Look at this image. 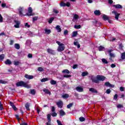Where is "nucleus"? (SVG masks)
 I'll list each match as a JSON object with an SVG mask.
<instances>
[{"mask_svg": "<svg viewBox=\"0 0 125 125\" xmlns=\"http://www.w3.org/2000/svg\"><path fill=\"white\" fill-rule=\"evenodd\" d=\"M51 116L50 115V114H48L47 115V120L48 121H51V119H50Z\"/></svg>", "mask_w": 125, "mask_h": 125, "instance_id": "nucleus-50", "label": "nucleus"}, {"mask_svg": "<svg viewBox=\"0 0 125 125\" xmlns=\"http://www.w3.org/2000/svg\"><path fill=\"white\" fill-rule=\"evenodd\" d=\"M56 29L58 33H60V32H61V28L60 27V25H57Z\"/></svg>", "mask_w": 125, "mask_h": 125, "instance_id": "nucleus-21", "label": "nucleus"}, {"mask_svg": "<svg viewBox=\"0 0 125 125\" xmlns=\"http://www.w3.org/2000/svg\"><path fill=\"white\" fill-rule=\"evenodd\" d=\"M113 6L115 7V8H123V6L120 4L114 5Z\"/></svg>", "mask_w": 125, "mask_h": 125, "instance_id": "nucleus-25", "label": "nucleus"}, {"mask_svg": "<svg viewBox=\"0 0 125 125\" xmlns=\"http://www.w3.org/2000/svg\"><path fill=\"white\" fill-rule=\"evenodd\" d=\"M121 58L123 59V60L125 59V52L121 54Z\"/></svg>", "mask_w": 125, "mask_h": 125, "instance_id": "nucleus-35", "label": "nucleus"}, {"mask_svg": "<svg viewBox=\"0 0 125 125\" xmlns=\"http://www.w3.org/2000/svg\"><path fill=\"white\" fill-rule=\"evenodd\" d=\"M88 75V72H83L82 73V77H85V76H87Z\"/></svg>", "mask_w": 125, "mask_h": 125, "instance_id": "nucleus-29", "label": "nucleus"}, {"mask_svg": "<svg viewBox=\"0 0 125 125\" xmlns=\"http://www.w3.org/2000/svg\"><path fill=\"white\" fill-rule=\"evenodd\" d=\"M110 66L111 67V68H115V67H116V65L115 64H111Z\"/></svg>", "mask_w": 125, "mask_h": 125, "instance_id": "nucleus-61", "label": "nucleus"}, {"mask_svg": "<svg viewBox=\"0 0 125 125\" xmlns=\"http://www.w3.org/2000/svg\"><path fill=\"white\" fill-rule=\"evenodd\" d=\"M44 34H45L46 35H49V34L51 33V30H50V29H47L46 28L44 29Z\"/></svg>", "mask_w": 125, "mask_h": 125, "instance_id": "nucleus-17", "label": "nucleus"}, {"mask_svg": "<svg viewBox=\"0 0 125 125\" xmlns=\"http://www.w3.org/2000/svg\"><path fill=\"white\" fill-rule=\"evenodd\" d=\"M43 91L45 93H46V94H49V95H50V94H51V93H50V91H49V90H48V89H45V88L43 89Z\"/></svg>", "mask_w": 125, "mask_h": 125, "instance_id": "nucleus-16", "label": "nucleus"}, {"mask_svg": "<svg viewBox=\"0 0 125 125\" xmlns=\"http://www.w3.org/2000/svg\"><path fill=\"white\" fill-rule=\"evenodd\" d=\"M11 61H10L9 59H7L5 62V64L6 65H11Z\"/></svg>", "mask_w": 125, "mask_h": 125, "instance_id": "nucleus-20", "label": "nucleus"}, {"mask_svg": "<svg viewBox=\"0 0 125 125\" xmlns=\"http://www.w3.org/2000/svg\"><path fill=\"white\" fill-rule=\"evenodd\" d=\"M56 104L59 108H62L63 107V102L62 101L57 102Z\"/></svg>", "mask_w": 125, "mask_h": 125, "instance_id": "nucleus-8", "label": "nucleus"}, {"mask_svg": "<svg viewBox=\"0 0 125 125\" xmlns=\"http://www.w3.org/2000/svg\"><path fill=\"white\" fill-rule=\"evenodd\" d=\"M16 86H24V87H27V88H30L31 87V85H28L27 83L23 82L20 81L16 83Z\"/></svg>", "mask_w": 125, "mask_h": 125, "instance_id": "nucleus-2", "label": "nucleus"}, {"mask_svg": "<svg viewBox=\"0 0 125 125\" xmlns=\"http://www.w3.org/2000/svg\"><path fill=\"white\" fill-rule=\"evenodd\" d=\"M15 48L16 49H20V45L18 43L15 44Z\"/></svg>", "mask_w": 125, "mask_h": 125, "instance_id": "nucleus-27", "label": "nucleus"}, {"mask_svg": "<svg viewBox=\"0 0 125 125\" xmlns=\"http://www.w3.org/2000/svg\"><path fill=\"white\" fill-rule=\"evenodd\" d=\"M74 28H75V29H81V25H75Z\"/></svg>", "mask_w": 125, "mask_h": 125, "instance_id": "nucleus-36", "label": "nucleus"}, {"mask_svg": "<svg viewBox=\"0 0 125 125\" xmlns=\"http://www.w3.org/2000/svg\"><path fill=\"white\" fill-rule=\"evenodd\" d=\"M103 18L105 21L109 20V18H108V16H106L105 15H104L103 16Z\"/></svg>", "mask_w": 125, "mask_h": 125, "instance_id": "nucleus-30", "label": "nucleus"}, {"mask_svg": "<svg viewBox=\"0 0 125 125\" xmlns=\"http://www.w3.org/2000/svg\"><path fill=\"white\" fill-rule=\"evenodd\" d=\"M50 83H51V84H56L57 82H56V81H55L54 80H51L50 81Z\"/></svg>", "mask_w": 125, "mask_h": 125, "instance_id": "nucleus-39", "label": "nucleus"}, {"mask_svg": "<svg viewBox=\"0 0 125 125\" xmlns=\"http://www.w3.org/2000/svg\"><path fill=\"white\" fill-rule=\"evenodd\" d=\"M47 52H48V53H49V54H52L53 55H54V54H55V51H54V50H52V49L50 48H48L47 49Z\"/></svg>", "mask_w": 125, "mask_h": 125, "instance_id": "nucleus-9", "label": "nucleus"}, {"mask_svg": "<svg viewBox=\"0 0 125 125\" xmlns=\"http://www.w3.org/2000/svg\"><path fill=\"white\" fill-rule=\"evenodd\" d=\"M98 49L99 51H102L105 49V48L102 46H100L98 47Z\"/></svg>", "mask_w": 125, "mask_h": 125, "instance_id": "nucleus-28", "label": "nucleus"}, {"mask_svg": "<svg viewBox=\"0 0 125 125\" xmlns=\"http://www.w3.org/2000/svg\"><path fill=\"white\" fill-rule=\"evenodd\" d=\"M114 100H117L118 99V94H115L113 97Z\"/></svg>", "mask_w": 125, "mask_h": 125, "instance_id": "nucleus-48", "label": "nucleus"}, {"mask_svg": "<svg viewBox=\"0 0 125 125\" xmlns=\"http://www.w3.org/2000/svg\"><path fill=\"white\" fill-rule=\"evenodd\" d=\"M31 94H36V91H35V90L33 89V90H31V91H30Z\"/></svg>", "mask_w": 125, "mask_h": 125, "instance_id": "nucleus-49", "label": "nucleus"}, {"mask_svg": "<svg viewBox=\"0 0 125 125\" xmlns=\"http://www.w3.org/2000/svg\"><path fill=\"white\" fill-rule=\"evenodd\" d=\"M51 120H48V122L46 123L47 125H51Z\"/></svg>", "mask_w": 125, "mask_h": 125, "instance_id": "nucleus-57", "label": "nucleus"}, {"mask_svg": "<svg viewBox=\"0 0 125 125\" xmlns=\"http://www.w3.org/2000/svg\"><path fill=\"white\" fill-rule=\"evenodd\" d=\"M62 98H64V99H66V98H69V94H64L62 95Z\"/></svg>", "mask_w": 125, "mask_h": 125, "instance_id": "nucleus-26", "label": "nucleus"}, {"mask_svg": "<svg viewBox=\"0 0 125 125\" xmlns=\"http://www.w3.org/2000/svg\"><path fill=\"white\" fill-rule=\"evenodd\" d=\"M59 113L61 116H65V115H66V113H65V111H64L63 109L60 110Z\"/></svg>", "mask_w": 125, "mask_h": 125, "instance_id": "nucleus-14", "label": "nucleus"}, {"mask_svg": "<svg viewBox=\"0 0 125 125\" xmlns=\"http://www.w3.org/2000/svg\"><path fill=\"white\" fill-rule=\"evenodd\" d=\"M108 3L112 4V3H113V0H108Z\"/></svg>", "mask_w": 125, "mask_h": 125, "instance_id": "nucleus-63", "label": "nucleus"}, {"mask_svg": "<svg viewBox=\"0 0 125 125\" xmlns=\"http://www.w3.org/2000/svg\"><path fill=\"white\" fill-rule=\"evenodd\" d=\"M53 12L54 13H56V14H57L59 13V11L58 10H57V9H53Z\"/></svg>", "mask_w": 125, "mask_h": 125, "instance_id": "nucleus-45", "label": "nucleus"}, {"mask_svg": "<svg viewBox=\"0 0 125 125\" xmlns=\"http://www.w3.org/2000/svg\"><path fill=\"white\" fill-rule=\"evenodd\" d=\"M18 10H19L20 16H21V17H22V16H26V14H23V11H24V7H20L18 9Z\"/></svg>", "mask_w": 125, "mask_h": 125, "instance_id": "nucleus-5", "label": "nucleus"}, {"mask_svg": "<svg viewBox=\"0 0 125 125\" xmlns=\"http://www.w3.org/2000/svg\"><path fill=\"white\" fill-rule=\"evenodd\" d=\"M24 78H26V79H28V80H32L34 79V76L25 74L24 76Z\"/></svg>", "mask_w": 125, "mask_h": 125, "instance_id": "nucleus-11", "label": "nucleus"}, {"mask_svg": "<svg viewBox=\"0 0 125 125\" xmlns=\"http://www.w3.org/2000/svg\"><path fill=\"white\" fill-rule=\"evenodd\" d=\"M56 43L59 45L58 48V51L59 52L63 51L64 49H65V46L64 45V44L61 43L59 41H57Z\"/></svg>", "mask_w": 125, "mask_h": 125, "instance_id": "nucleus-3", "label": "nucleus"}, {"mask_svg": "<svg viewBox=\"0 0 125 125\" xmlns=\"http://www.w3.org/2000/svg\"><path fill=\"white\" fill-rule=\"evenodd\" d=\"M53 20H54V18H50L49 21H48V23L49 24H51V23H52V21H53Z\"/></svg>", "mask_w": 125, "mask_h": 125, "instance_id": "nucleus-31", "label": "nucleus"}, {"mask_svg": "<svg viewBox=\"0 0 125 125\" xmlns=\"http://www.w3.org/2000/svg\"><path fill=\"white\" fill-rule=\"evenodd\" d=\"M4 59V55L1 54L0 55V60L3 61Z\"/></svg>", "mask_w": 125, "mask_h": 125, "instance_id": "nucleus-37", "label": "nucleus"}, {"mask_svg": "<svg viewBox=\"0 0 125 125\" xmlns=\"http://www.w3.org/2000/svg\"><path fill=\"white\" fill-rule=\"evenodd\" d=\"M52 117H56V116H57V113L54 112L52 113Z\"/></svg>", "mask_w": 125, "mask_h": 125, "instance_id": "nucleus-56", "label": "nucleus"}, {"mask_svg": "<svg viewBox=\"0 0 125 125\" xmlns=\"http://www.w3.org/2000/svg\"><path fill=\"white\" fill-rule=\"evenodd\" d=\"M20 125H28V124L25 122H22Z\"/></svg>", "mask_w": 125, "mask_h": 125, "instance_id": "nucleus-64", "label": "nucleus"}, {"mask_svg": "<svg viewBox=\"0 0 125 125\" xmlns=\"http://www.w3.org/2000/svg\"><path fill=\"white\" fill-rule=\"evenodd\" d=\"M106 93H107V94H110L111 93V90H110V89H107L106 91Z\"/></svg>", "mask_w": 125, "mask_h": 125, "instance_id": "nucleus-46", "label": "nucleus"}, {"mask_svg": "<svg viewBox=\"0 0 125 125\" xmlns=\"http://www.w3.org/2000/svg\"><path fill=\"white\" fill-rule=\"evenodd\" d=\"M47 81H48V78H43V79L41 80L42 83H43V82H47Z\"/></svg>", "mask_w": 125, "mask_h": 125, "instance_id": "nucleus-43", "label": "nucleus"}, {"mask_svg": "<svg viewBox=\"0 0 125 125\" xmlns=\"http://www.w3.org/2000/svg\"><path fill=\"white\" fill-rule=\"evenodd\" d=\"M3 107L2 106V104H1V102L0 103V110H3Z\"/></svg>", "mask_w": 125, "mask_h": 125, "instance_id": "nucleus-52", "label": "nucleus"}, {"mask_svg": "<svg viewBox=\"0 0 125 125\" xmlns=\"http://www.w3.org/2000/svg\"><path fill=\"white\" fill-rule=\"evenodd\" d=\"M27 57L28 58H33V55H32V54H28Z\"/></svg>", "mask_w": 125, "mask_h": 125, "instance_id": "nucleus-51", "label": "nucleus"}, {"mask_svg": "<svg viewBox=\"0 0 125 125\" xmlns=\"http://www.w3.org/2000/svg\"><path fill=\"white\" fill-rule=\"evenodd\" d=\"M76 89L79 92H83V88L82 87L78 86L76 88Z\"/></svg>", "mask_w": 125, "mask_h": 125, "instance_id": "nucleus-13", "label": "nucleus"}, {"mask_svg": "<svg viewBox=\"0 0 125 125\" xmlns=\"http://www.w3.org/2000/svg\"><path fill=\"white\" fill-rule=\"evenodd\" d=\"M89 91H91V92H93V93H97V90L96 89H94V88H90L89 89Z\"/></svg>", "mask_w": 125, "mask_h": 125, "instance_id": "nucleus-15", "label": "nucleus"}, {"mask_svg": "<svg viewBox=\"0 0 125 125\" xmlns=\"http://www.w3.org/2000/svg\"><path fill=\"white\" fill-rule=\"evenodd\" d=\"M94 13L95 14V15H100V14H101V13L99 10H95Z\"/></svg>", "mask_w": 125, "mask_h": 125, "instance_id": "nucleus-22", "label": "nucleus"}, {"mask_svg": "<svg viewBox=\"0 0 125 125\" xmlns=\"http://www.w3.org/2000/svg\"><path fill=\"white\" fill-rule=\"evenodd\" d=\"M38 70L39 71V72H42V71H43V68H42V67H39L38 68Z\"/></svg>", "mask_w": 125, "mask_h": 125, "instance_id": "nucleus-42", "label": "nucleus"}, {"mask_svg": "<svg viewBox=\"0 0 125 125\" xmlns=\"http://www.w3.org/2000/svg\"><path fill=\"white\" fill-rule=\"evenodd\" d=\"M28 12L25 15L27 16H33L35 15V13H33V8L32 7H29L28 9Z\"/></svg>", "mask_w": 125, "mask_h": 125, "instance_id": "nucleus-4", "label": "nucleus"}, {"mask_svg": "<svg viewBox=\"0 0 125 125\" xmlns=\"http://www.w3.org/2000/svg\"><path fill=\"white\" fill-rule=\"evenodd\" d=\"M78 35V31H74L72 33V37H77V36Z\"/></svg>", "mask_w": 125, "mask_h": 125, "instance_id": "nucleus-24", "label": "nucleus"}, {"mask_svg": "<svg viewBox=\"0 0 125 125\" xmlns=\"http://www.w3.org/2000/svg\"><path fill=\"white\" fill-rule=\"evenodd\" d=\"M90 79L93 83H99V81L103 82V81L105 80L106 77L102 75H97L96 78L94 76H91Z\"/></svg>", "mask_w": 125, "mask_h": 125, "instance_id": "nucleus-1", "label": "nucleus"}, {"mask_svg": "<svg viewBox=\"0 0 125 125\" xmlns=\"http://www.w3.org/2000/svg\"><path fill=\"white\" fill-rule=\"evenodd\" d=\"M3 21V18H2V16L0 14V23H2Z\"/></svg>", "mask_w": 125, "mask_h": 125, "instance_id": "nucleus-44", "label": "nucleus"}, {"mask_svg": "<svg viewBox=\"0 0 125 125\" xmlns=\"http://www.w3.org/2000/svg\"><path fill=\"white\" fill-rule=\"evenodd\" d=\"M14 64L15 65V66H18L19 64H20V62L19 61H14Z\"/></svg>", "mask_w": 125, "mask_h": 125, "instance_id": "nucleus-33", "label": "nucleus"}, {"mask_svg": "<svg viewBox=\"0 0 125 125\" xmlns=\"http://www.w3.org/2000/svg\"><path fill=\"white\" fill-rule=\"evenodd\" d=\"M109 56L110 57H112V58H115V54L112 53H110V54H109Z\"/></svg>", "mask_w": 125, "mask_h": 125, "instance_id": "nucleus-41", "label": "nucleus"}, {"mask_svg": "<svg viewBox=\"0 0 125 125\" xmlns=\"http://www.w3.org/2000/svg\"><path fill=\"white\" fill-rule=\"evenodd\" d=\"M60 5L61 7L67 6V7H69V6H70V5H71V4L69 2H67L66 3L63 1H61V3H60Z\"/></svg>", "mask_w": 125, "mask_h": 125, "instance_id": "nucleus-6", "label": "nucleus"}, {"mask_svg": "<svg viewBox=\"0 0 125 125\" xmlns=\"http://www.w3.org/2000/svg\"><path fill=\"white\" fill-rule=\"evenodd\" d=\"M12 108H13L14 111H17V108L16 107V106H15V105H14L13 106H12Z\"/></svg>", "mask_w": 125, "mask_h": 125, "instance_id": "nucleus-59", "label": "nucleus"}, {"mask_svg": "<svg viewBox=\"0 0 125 125\" xmlns=\"http://www.w3.org/2000/svg\"><path fill=\"white\" fill-rule=\"evenodd\" d=\"M63 74H70V71L68 69H64L62 71Z\"/></svg>", "mask_w": 125, "mask_h": 125, "instance_id": "nucleus-23", "label": "nucleus"}, {"mask_svg": "<svg viewBox=\"0 0 125 125\" xmlns=\"http://www.w3.org/2000/svg\"><path fill=\"white\" fill-rule=\"evenodd\" d=\"M0 83H6V81H4L3 80H0Z\"/></svg>", "mask_w": 125, "mask_h": 125, "instance_id": "nucleus-53", "label": "nucleus"}, {"mask_svg": "<svg viewBox=\"0 0 125 125\" xmlns=\"http://www.w3.org/2000/svg\"><path fill=\"white\" fill-rule=\"evenodd\" d=\"M64 35H68V30H65L63 32Z\"/></svg>", "mask_w": 125, "mask_h": 125, "instance_id": "nucleus-60", "label": "nucleus"}, {"mask_svg": "<svg viewBox=\"0 0 125 125\" xmlns=\"http://www.w3.org/2000/svg\"><path fill=\"white\" fill-rule=\"evenodd\" d=\"M71 75L64 74L63 75V78H71Z\"/></svg>", "mask_w": 125, "mask_h": 125, "instance_id": "nucleus-40", "label": "nucleus"}, {"mask_svg": "<svg viewBox=\"0 0 125 125\" xmlns=\"http://www.w3.org/2000/svg\"><path fill=\"white\" fill-rule=\"evenodd\" d=\"M25 107L27 111H30V104L26 103L25 105Z\"/></svg>", "mask_w": 125, "mask_h": 125, "instance_id": "nucleus-19", "label": "nucleus"}, {"mask_svg": "<svg viewBox=\"0 0 125 125\" xmlns=\"http://www.w3.org/2000/svg\"><path fill=\"white\" fill-rule=\"evenodd\" d=\"M112 14H114V15L115 16V19L116 20H119V17L120 16V15H121V14L117 12V11H113L112 12Z\"/></svg>", "mask_w": 125, "mask_h": 125, "instance_id": "nucleus-7", "label": "nucleus"}, {"mask_svg": "<svg viewBox=\"0 0 125 125\" xmlns=\"http://www.w3.org/2000/svg\"><path fill=\"white\" fill-rule=\"evenodd\" d=\"M113 49H111L108 50L107 52H108L109 54H110V53H111V51H113Z\"/></svg>", "mask_w": 125, "mask_h": 125, "instance_id": "nucleus-62", "label": "nucleus"}, {"mask_svg": "<svg viewBox=\"0 0 125 125\" xmlns=\"http://www.w3.org/2000/svg\"><path fill=\"white\" fill-rule=\"evenodd\" d=\"M104 85H105V86H108V87H115L114 85L110 83H109L108 82H106L104 83Z\"/></svg>", "mask_w": 125, "mask_h": 125, "instance_id": "nucleus-10", "label": "nucleus"}, {"mask_svg": "<svg viewBox=\"0 0 125 125\" xmlns=\"http://www.w3.org/2000/svg\"><path fill=\"white\" fill-rule=\"evenodd\" d=\"M120 91H125V87H120Z\"/></svg>", "mask_w": 125, "mask_h": 125, "instance_id": "nucleus-55", "label": "nucleus"}, {"mask_svg": "<svg viewBox=\"0 0 125 125\" xmlns=\"http://www.w3.org/2000/svg\"><path fill=\"white\" fill-rule=\"evenodd\" d=\"M79 18H80V17L77 14H74L72 21H74L75 20H77Z\"/></svg>", "mask_w": 125, "mask_h": 125, "instance_id": "nucleus-18", "label": "nucleus"}, {"mask_svg": "<svg viewBox=\"0 0 125 125\" xmlns=\"http://www.w3.org/2000/svg\"><path fill=\"white\" fill-rule=\"evenodd\" d=\"M38 17H34L33 18V21H37L38 20Z\"/></svg>", "mask_w": 125, "mask_h": 125, "instance_id": "nucleus-54", "label": "nucleus"}, {"mask_svg": "<svg viewBox=\"0 0 125 125\" xmlns=\"http://www.w3.org/2000/svg\"><path fill=\"white\" fill-rule=\"evenodd\" d=\"M117 107L120 109L121 108H123L124 106L122 104H118Z\"/></svg>", "mask_w": 125, "mask_h": 125, "instance_id": "nucleus-47", "label": "nucleus"}, {"mask_svg": "<svg viewBox=\"0 0 125 125\" xmlns=\"http://www.w3.org/2000/svg\"><path fill=\"white\" fill-rule=\"evenodd\" d=\"M79 120L80 121V122H84V121H85V118L83 117H81L79 118Z\"/></svg>", "mask_w": 125, "mask_h": 125, "instance_id": "nucleus-38", "label": "nucleus"}, {"mask_svg": "<svg viewBox=\"0 0 125 125\" xmlns=\"http://www.w3.org/2000/svg\"><path fill=\"white\" fill-rule=\"evenodd\" d=\"M102 61L104 64H108V61L105 59H102Z\"/></svg>", "mask_w": 125, "mask_h": 125, "instance_id": "nucleus-32", "label": "nucleus"}, {"mask_svg": "<svg viewBox=\"0 0 125 125\" xmlns=\"http://www.w3.org/2000/svg\"><path fill=\"white\" fill-rule=\"evenodd\" d=\"M15 23H16V25H14L15 28H19L21 24L20 21H15Z\"/></svg>", "mask_w": 125, "mask_h": 125, "instance_id": "nucleus-12", "label": "nucleus"}, {"mask_svg": "<svg viewBox=\"0 0 125 125\" xmlns=\"http://www.w3.org/2000/svg\"><path fill=\"white\" fill-rule=\"evenodd\" d=\"M74 105V104L71 103L67 105V109H70Z\"/></svg>", "mask_w": 125, "mask_h": 125, "instance_id": "nucleus-34", "label": "nucleus"}, {"mask_svg": "<svg viewBox=\"0 0 125 125\" xmlns=\"http://www.w3.org/2000/svg\"><path fill=\"white\" fill-rule=\"evenodd\" d=\"M25 27H27V28H30V25H29V23L28 22H26L25 24Z\"/></svg>", "mask_w": 125, "mask_h": 125, "instance_id": "nucleus-58", "label": "nucleus"}]
</instances>
